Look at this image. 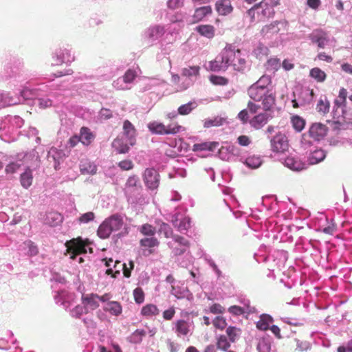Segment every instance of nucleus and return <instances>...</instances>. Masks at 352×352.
Here are the masks:
<instances>
[{
	"label": "nucleus",
	"mask_w": 352,
	"mask_h": 352,
	"mask_svg": "<svg viewBox=\"0 0 352 352\" xmlns=\"http://www.w3.org/2000/svg\"><path fill=\"white\" fill-rule=\"evenodd\" d=\"M95 219V214L93 212H88L82 214L78 218V222L80 223H87Z\"/></svg>",
	"instance_id": "obj_52"
},
{
	"label": "nucleus",
	"mask_w": 352,
	"mask_h": 352,
	"mask_svg": "<svg viewBox=\"0 0 352 352\" xmlns=\"http://www.w3.org/2000/svg\"><path fill=\"white\" fill-rule=\"evenodd\" d=\"M326 157V153L322 149H316L311 152L309 157L311 164H316L322 162Z\"/></svg>",
	"instance_id": "obj_25"
},
{
	"label": "nucleus",
	"mask_w": 352,
	"mask_h": 352,
	"mask_svg": "<svg viewBox=\"0 0 352 352\" xmlns=\"http://www.w3.org/2000/svg\"><path fill=\"white\" fill-rule=\"evenodd\" d=\"M272 320L270 316H263L256 322V327L262 331H266L269 329V324Z\"/></svg>",
	"instance_id": "obj_41"
},
{
	"label": "nucleus",
	"mask_w": 352,
	"mask_h": 352,
	"mask_svg": "<svg viewBox=\"0 0 352 352\" xmlns=\"http://www.w3.org/2000/svg\"><path fill=\"white\" fill-rule=\"evenodd\" d=\"M330 108V103L327 100H323L322 99L319 100L316 109L318 112L322 113H327L329 112Z\"/></svg>",
	"instance_id": "obj_47"
},
{
	"label": "nucleus",
	"mask_w": 352,
	"mask_h": 352,
	"mask_svg": "<svg viewBox=\"0 0 352 352\" xmlns=\"http://www.w3.org/2000/svg\"><path fill=\"white\" fill-rule=\"evenodd\" d=\"M247 14L250 17L252 21H255L256 14L258 21H264L265 19L274 16V10L273 7L267 2L262 1L249 9Z\"/></svg>",
	"instance_id": "obj_3"
},
{
	"label": "nucleus",
	"mask_w": 352,
	"mask_h": 352,
	"mask_svg": "<svg viewBox=\"0 0 352 352\" xmlns=\"http://www.w3.org/2000/svg\"><path fill=\"white\" fill-rule=\"evenodd\" d=\"M316 58L319 60L325 61L327 63H331L333 61V57L330 55H327L325 52H320L317 56Z\"/></svg>",
	"instance_id": "obj_61"
},
{
	"label": "nucleus",
	"mask_w": 352,
	"mask_h": 352,
	"mask_svg": "<svg viewBox=\"0 0 352 352\" xmlns=\"http://www.w3.org/2000/svg\"><path fill=\"white\" fill-rule=\"evenodd\" d=\"M195 30L201 36L212 38L214 36L215 29L211 25H200L195 28Z\"/></svg>",
	"instance_id": "obj_20"
},
{
	"label": "nucleus",
	"mask_w": 352,
	"mask_h": 352,
	"mask_svg": "<svg viewBox=\"0 0 352 352\" xmlns=\"http://www.w3.org/2000/svg\"><path fill=\"white\" fill-rule=\"evenodd\" d=\"M327 132L328 127L325 124L316 122L310 126L309 135L314 140L320 141L327 135Z\"/></svg>",
	"instance_id": "obj_8"
},
{
	"label": "nucleus",
	"mask_w": 352,
	"mask_h": 352,
	"mask_svg": "<svg viewBox=\"0 0 352 352\" xmlns=\"http://www.w3.org/2000/svg\"><path fill=\"white\" fill-rule=\"evenodd\" d=\"M309 76L318 82H322L327 78V74L319 67L312 68L309 72Z\"/></svg>",
	"instance_id": "obj_31"
},
{
	"label": "nucleus",
	"mask_w": 352,
	"mask_h": 352,
	"mask_svg": "<svg viewBox=\"0 0 352 352\" xmlns=\"http://www.w3.org/2000/svg\"><path fill=\"white\" fill-rule=\"evenodd\" d=\"M237 117L243 124L247 123L250 120L248 109H243V110L241 111L239 113Z\"/></svg>",
	"instance_id": "obj_59"
},
{
	"label": "nucleus",
	"mask_w": 352,
	"mask_h": 352,
	"mask_svg": "<svg viewBox=\"0 0 352 352\" xmlns=\"http://www.w3.org/2000/svg\"><path fill=\"white\" fill-rule=\"evenodd\" d=\"M133 298L136 303L141 304L144 300V292L141 287L135 288L133 292Z\"/></svg>",
	"instance_id": "obj_49"
},
{
	"label": "nucleus",
	"mask_w": 352,
	"mask_h": 352,
	"mask_svg": "<svg viewBox=\"0 0 352 352\" xmlns=\"http://www.w3.org/2000/svg\"><path fill=\"white\" fill-rule=\"evenodd\" d=\"M278 21H274L269 25H266L263 27L261 30V33L263 35H267V34H276L279 31V28H278Z\"/></svg>",
	"instance_id": "obj_42"
},
{
	"label": "nucleus",
	"mask_w": 352,
	"mask_h": 352,
	"mask_svg": "<svg viewBox=\"0 0 352 352\" xmlns=\"http://www.w3.org/2000/svg\"><path fill=\"white\" fill-rule=\"evenodd\" d=\"M98 298H99L98 294H89L82 296V302L85 307L94 310L99 307Z\"/></svg>",
	"instance_id": "obj_15"
},
{
	"label": "nucleus",
	"mask_w": 352,
	"mask_h": 352,
	"mask_svg": "<svg viewBox=\"0 0 352 352\" xmlns=\"http://www.w3.org/2000/svg\"><path fill=\"white\" fill-rule=\"evenodd\" d=\"M118 166L123 170H129L133 168V164L130 160H125L118 163Z\"/></svg>",
	"instance_id": "obj_54"
},
{
	"label": "nucleus",
	"mask_w": 352,
	"mask_h": 352,
	"mask_svg": "<svg viewBox=\"0 0 352 352\" xmlns=\"http://www.w3.org/2000/svg\"><path fill=\"white\" fill-rule=\"evenodd\" d=\"M148 128L153 133L157 135H168L166 125L163 123L154 121L148 124Z\"/></svg>",
	"instance_id": "obj_23"
},
{
	"label": "nucleus",
	"mask_w": 352,
	"mask_h": 352,
	"mask_svg": "<svg viewBox=\"0 0 352 352\" xmlns=\"http://www.w3.org/2000/svg\"><path fill=\"white\" fill-rule=\"evenodd\" d=\"M112 232L108 222L104 220L99 226L97 233L100 238L104 239L109 238Z\"/></svg>",
	"instance_id": "obj_29"
},
{
	"label": "nucleus",
	"mask_w": 352,
	"mask_h": 352,
	"mask_svg": "<svg viewBox=\"0 0 352 352\" xmlns=\"http://www.w3.org/2000/svg\"><path fill=\"white\" fill-rule=\"evenodd\" d=\"M291 122L294 129L298 132H300L305 126V120L299 116H292Z\"/></svg>",
	"instance_id": "obj_36"
},
{
	"label": "nucleus",
	"mask_w": 352,
	"mask_h": 352,
	"mask_svg": "<svg viewBox=\"0 0 352 352\" xmlns=\"http://www.w3.org/2000/svg\"><path fill=\"white\" fill-rule=\"evenodd\" d=\"M160 244V241L157 238L154 236L145 237L140 241V245L141 247L152 248L157 247Z\"/></svg>",
	"instance_id": "obj_34"
},
{
	"label": "nucleus",
	"mask_w": 352,
	"mask_h": 352,
	"mask_svg": "<svg viewBox=\"0 0 352 352\" xmlns=\"http://www.w3.org/2000/svg\"><path fill=\"white\" fill-rule=\"evenodd\" d=\"M79 169L83 175H94L97 173L98 167L94 162L89 159H82L80 162Z\"/></svg>",
	"instance_id": "obj_12"
},
{
	"label": "nucleus",
	"mask_w": 352,
	"mask_h": 352,
	"mask_svg": "<svg viewBox=\"0 0 352 352\" xmlns=\"http://www.w3.org/2000/svg\"><path fill=\"white\" fill-rule=\"evenodd\" d=\"M74 60V58L72 56L70 52L64 49L61 54L57 56V58L55 60V65H60L63 63H70Z\"/></svg>",
	"instance_id": "obj_32"
},
{
	"label": "nucleus",
	"mask_w": 352,
	"mask_h": 352,
	"mask_svg": "<svg viewBox=\"0 0 352 352\" xmlns=\"http://www.w3.org/2000/svg\"><path fill=\"white\" fill-rule=\"evenodd\" d=\"M226 51L229 55L228 67L231 66L234 71L243 73L247 67L246 56L232 45H226Z\"/></svg>",
	"instance_id": "obj_2"
},
{
	"label": "nucleus",
	"mask_w": 352,
	"mask_h": 352,
	"mask_svg": "<svg viewBox=\"0 0 352 352\" xmlns=\"http://www.w3.org/2000/svg\"><path fill=\"white\" fill-rule=\"evenodd\" d=\"M309 38L313 43L317 44L319 48H324L329 41L327 32L321 29L314 30L309 35Z\"/></svg>",
	"instance_id": "obj_10"
},
{
	"label": "nucleus",
	"mask_w": 352,
	"mask_h": 352,
	"mask_svg": "<svg viewBox=\"0 0 352 352\" xmlns=\"http://www.w3.org/2000/svg\"><path fill=\"white\" fill-rule=\"evenodd\" d=\"M245 164L251 168H256L262 164V160L259 157L251 156L245 160Z\"/></svg>",
	"instance_id": "obj_44"
},
{
	"label": "nucleus",
	"mask_w": 352,
	"mask_h": 352,
	"mask_svg": "<svg viewBox=\"0 0 352 352\" xmlns=\"http://www.w3.org/2000/svg\"><path fill=\"white\" fill-rule=\"evenodd\" d=\"M197 107V103L195 101H190L186 104L179 106L177 109V113L181 116H187Z\"/></svg>",
	"instance_id": "obj_24"
},
{
	"label": "nucleus",
	"mask_w": 352,
	"mask_h": 352,
	"mask_svg": "<svg viewBox=\"0 0 352 352\" xmlns=\"http://www.w3.org/2000/svg\"><path fill=\"white\" fill-rule=\"evenodd\" d=\"M159 234H163L164 237L168 239L173 237V230L170 226L166 223L162 222L158 229Z\"/></svg>",
	"instance_id": "obj_43"
},
{
	"label": "nucleus",
	"mask_w": 352,
	"mask_h": 352,
	"mask_svg": "<svg viewBox=\"0 0 352 352\" xmlns=\"http://www.w3.org/2000/svg\"><path fill=\"white\" fill-rule=\"evenodd\" d=\"M160 314L158 307L154 304H147L142 307L141 309V315L146 317L156 316Z\"/></svg>",
	"instance_id": "obj_22"
},
{
	"label": "nucleus",
	"mask_w": 352,
	"mask_h": 352,
	"mask_svg": "<svg viewBox=\"0 0 352 352\" xmlns=\"http://www.w3.org/2000/svg\"><path fill=\"white\" fill-rule=\"evenodd\" d=\"M212 324L216 329L223 330L227 326V322L224 317L217 316L212 320Z\"/></svg>",
	"instance_id": "obj_46"
},
{
	"label": "nucleus",
	"mask_w": 352,
	"mask_h": 352,
	"mask_svg": "<svg viewBox=\"0 0 352 352\" xmlns=\"http://www.w3.org/2000/svg\"><path fill=\"white\" fill-rule=\"evenodd\" d=\"M272 150L274 153H284L289 148L287 137L282 133H278L271 140Z\"/></svg>",
	"instance_id": "obj_7"
},
{
	"label": "nucleus",
	"mask_w": 352,
	"mask_h": 352,
	"mask_svg": "<svg viewBox=\"0 0 352 352\" xmlns=\"http://www.w3.org/2000/svg\"><path fill=\"white\" fill-rule=\"evenodd\" d=\"M112 146L119 153H126L129 151V146L120 139L116 138L112 142Z\"/></svg>",
	"instance_id": "obj_37"
},
{
	"label": "nucleus",
	"mask_w": 352,
	"mask_h": 352,
	"mask_svg": "<svg viewBox=\"0 0 352 352\" xmlns=\"http://www.w3.org/2000/svg\"><path fill=\"white\" fill-rule=\"evenodd\" d=\"M347 91L345 88H341L339 91L338 98L335 100L334 104L336 107V109H339L341 107H346Z\"/></svg>",
	"instance_id": "obj_27"
},
{
	"label": "nucleus",
	"mask_w": 352,
	"mask_h": 352,
	"mask_svg": "<svg viewBox=\"0 0 352 352\" xmlns=\"http://www.w3.org/2000/svg\"><path fill=\"white\" fill-rule=\"evenodd\" d=\"M237 142L241 146H247L250 144L251 140L248 136L243 135L238 137Z\"/></svg>",
	"instance_id": "obj_60"
},
{
	"label": "nucleus",
	"mask_w": 352,
	"mask_h": 352,
	"mask_svg": "<svg viewBox=\"0 0 352 352\" xmlns=\"http://www.w3.org/2000/svg\"><path fill=\"white\" fill-rule=\"evenodd\" d=\"M224 311L225 308L219 303H214L209 307V312L213 314H221Z\"/></svg>",
	"instance_id": "obj_53"
},
{
	"label": "nucleus",
	"mask_w": 352,
	"mask_h": 352,
	"mask_svg": "<svg viewBox=\"0 0 352 352\" xmlns=\"http://www.w3.org/2000/svg\"><path fill=\"white\" fill-rule=\"evenodd\" d=\"M228 56L226 46L214 60L208 63V69L212 72L226 71L228 68Z\"/></svg>",
	"instance_id": "obj_5"
},
{
	"label": "nucleus",
	"mask_w": 352,
	"mask_h": 352,
	"mask_svg": "<svg viewBox=\"0 0 352 352\" xmlns=\"http://www.w3.org/2000/svg\"><path fill=\"white\" fill-rule=\"evenodd\" d=\"M123 133L131 146L135 144L136 129L133 124L128 120L124 121Z\"/></svg>",
	"instance_id": "obj_13"
},
{
	"label": "nucleus",
	"mask_w": 352,
	"mask_h": 352,
	"mask_svg": "<svg viewBox=\"0 0 352 352\" xmlns=\"http://www.w3.org/2000/svg\"><path fill=\"white\" fill-rule=\"evenodd\" d=\"M226 335L231 342H235L241 334V330L234 326H229L226 329Z\"/></svg>",
	"instance_id": "obj_26"
},
{
	"label": "nucleus",
	"mask_w": 352,
	"mask_h": 352,
	"mask_svg": "<svg viewBox=\"0 0 352 352\" xmlns=\"http://www.w3.org/2000/svg\"><path fill=\"white\" fill-rule=\"evenodd\" d=\"M224 120L221 118L216 117L212 119H207L204 121V126L210 128L212 126H219L223 124Z\"/></svg>",
	"instance_id": "obj_45"
},
{
	"label": "nucleus",
	"mask_w": 352,
	"mask_h": 352,
	"mask_svg": "<svg viewBox=\"0 0 352 352\" xmlns=\"http://www.w3.org/2000/svg\"><path fill=\"white\" fill-rule=\"evenodd\" d=\"M166 129L168 132V135H175L185 129L184 127L174 120L170 121L167 125H166Z\"/></svg>",
	"instance_id": "obj_33"
},
{
	"label": "nucleus",
	"mask_w": 352,
	"mask_h": 352,
	"mask_svg": "<svg viewBox=\"0 0 352 352\" xmlns=\"http://www.w3.org/2000/svg\"><path fill=\"white\" fill-rule=\"evenodd\" d=\"M139 231L144 236H154L156 229L151 224L144 223L139 228Z\"/></svg>",
	"instance_id": "obj_40"
},
{
	"label": "nucleus",
	"mask_w": 352,
	"mask_h": 352,
	"mask_svg": "<svg viewBox=\"0 0 352 352\" xmlns=\"http://www.w3.org/2000/svg\"><path fill=\"white\" fill-rule=\"evenodd\" d=\"M19 167L20 164L16 162H11L6 166L5 171L7 174H13L16 172Z\"/></svg>",
	"instance_id": "obj_55"
},
{
	"label": "nucleus",
	"mask_w": 352,
	"mask_h": 352,
	"mask_svg": "<svg viewBox=\"0 0 352 352\" xmlns=\"http://www.w3.org/2000/svg\"><path fill=\"white\" fill-rule=\"evenodd\" d=\"M168 7L170 9H177L183 6V0H168Z\"/></svg>",
	"instance_id": "obj_58"
},
{
	"label": "nucleus",
	"mask_w": 352,
	"mask_h": 352,
	"mask_svg": "<svg viewBox=\"0 0 352 352\" xmlns=\"http://www.w3.org/2000/svg\"><path fill=\"white\" fill-rule=\"evenodd\" d=\"M104 310L112 315L118 316L122 313V307L119 302L111 301L105 305Z\"/></svg>",
	"instance_id": "obj_30"
},
{
	"label": "nucleus",
	"mask_w": 352,
	"mask_h": 352,
	"mask_svg": "<svg viewBox=\"0 0 352 352\" xmlns=\"http://www.w3.org/2000/svg\"><path fill=\"white\" fill-rule=\"evenodd\" d=\"M65 245L67 248L68 253L71 255L70 258L72 259H75L77 255L87 252L86 244L80 237L72 239L67 241Z\"/></svg>",
	"instance_id": "obj_6"
},
{
	"label": "nucleus",
	"mask_w": 352,
	"mask_h": 352,
	"mask_svg": "<svg viewBox=\"0 0 352 352\" xmlns=\"http://www.w3.org/2000/svg\"><path fill=\"white\" fill-rule=\"evenodd\" d=\"M228 311L235 316H241L245 313L244 309L242 307L237 305H233L230 307L228 308Z\"/></svg>",
	"instance_id": "obj_56"
},
{
	"label": "nucleus",
	"mask_w": 352,
	"mask_h": 352,
	"mask_svg": "<svg viewBox=\"0 0 352 352\" xmlns=\"http://www.w3.org/2000/svg\"><path fill=\"white\" fill-rule=\"evenodd\" d=\"M333 123L336 129H344L346 126L352 124V109L346 105L333 111Z\"/></svg>",
	"instance_id": "obj_4"
},
{
	"label": "nucleus",
	"mask_w": 352,
	"mask_h": 352,
	"mask_svg": "<svg viewBox=\"0 0 352 352\" xmlns=\"http://www.w3.org/2000/svg\"><path fill=\"white\" fill-rule=\"evenodd\" d=\"M217 12L221 15H227L230 14L233 10L230 0H219L216 3Z\"/></svg>",
	"instance_id": "obj_17"
},
{
	"label": "nucleus",
	"mask_w": 352,
	"mask_h": 352,
	"mask_svg": "<svg viewBox=\"0 0 352 352\" xmlns=\"http://www.w3.org/2000/svg\"><path fill=\"white\" fill-rule=\"evenodd\" d=\"M271 82L268 76H262L255 83L252 85L248 90V96L254 101L262 100L263 109L269 111L275 103L276 96L267 89Z\"/></svg>",
	"instance_id": "obj_1"
},
{
	"label": "nucleus",
	"mask_w": 352,
	"mask_h": 352,
	"mask_svg": "<svg viewBox=\"0 0 352 352\" xmlns=\"http://www.w3.org/2000/svg\"><path fill=\"white\" fill-rule=\"evenodd\" d=\"M270 118V116L268 113H261L252 118L249 120V123L254 129H260L267 123Z\"/></svg>",
	"instance_id": "obj_14"
},
{
	"label": "nucleus",
	"mask_w": 352,
	"mask_h": 352,
	"mask_svg": "<svg viewBox=\"0 0 352 352\" xmlns=\"http://www.w3.org/2000/svg\"><path fill=\"white\" fill-rule=\"evenodd\" d=\"M212 12V8L210 6L198 8L195 10L192 15V23H198L201 21L206 16Z\"/></svg>",
	"instance_id": "obj_19"
},
{
	"label": "nucleus",
	"mask_w": 352,
	"mask_h": 352,
	"mask_svg": "<svg viewBox=\"0 0 352 352\" xmlns=\"http://www.w3.org/2000/svg\"><path fill=\"white\" fill-rule=\"evenodd\" d=\"M230 340L228 339L227 336L225 335H220L217 339V347L218 349L222 351H227L230 346Z\"/></svg>",
	"instance_id": "obj_38"
},
{
	"label": "nucleus",
	"mask_w": 352,
	"mask_h": 352,
	"mask_svg": "<svg viewBox=\"0 0 352 352\" xmlns=\"http://www.w3.org/2000/svg\"><path fill=\"white\" fill-rule=\"evenodd\" d=\"M33 182L32 171L30 168H28L24 173L20 175V182L23 188L28 189L30 188Z\"/></svg>",
	"instance_id": "obj_21"
},
{
	"label": "nucleus",
	"mask_w": 352,
	"mask_h": 352,
	"mask_svg": "<svg viewBox=\"0 0 352 352\" xmlns=\"http://www.w3.org/2000/svg\"><path fill=\"white\" fill-rule=\"evenodd\" d=\"M175 314V308L173 307H171L169 309L164 311L163 318L166 320H170L174 317Z\"/></svg>",
	"instance_id": "obj_57"
},
{
	"label": "nucleus",
	"mask_w": 352,
	"mask_h": 352,
	"mask_svg": "<svg viewBox=\"0 0 352 352\" xmlns=\"http://www.w3.org/2000/svg\"><path fill=\"white\" fill-rule=\"evenodd\" d=\"M137 77V72L132 69H129L123 76V81L125 83H131Z\"/></svg>",
	"instance_id": "obj_50"
},
{
	"label": "nucleus",
	"mask_w": 352,
	"mask_h": 352,
	"mask_svg": "<svg viewBox=\"0 0 352 352\" xmlns=\"http://www.w3.org/2000/svg\"><path fill=\"white\" fill-rule=\"evenodd\" d=\"M79 137L80 138V142L85 146L90 145L95 138V135L90 129L86 126L81 127Z\"/></svg>",
	"instance_id": "obj_16"
},
{
	"label": "nucleus",
	"mask_w": 352,
	"mask_h": 352,
	"mask_svg": "<svg viewBox=\"0 0 352 352\" xmlns=\"http://www.w3.org/2000/svg\"><path fill=\"white\" fill-rule=\"evenodd\" d=\"M285 164L287 167L294 170H300L304 168V164L294 157H287L285 160Z\"/></svg>",
	"instance_id": "obj_39"
},
{
	"label": "nucleus",
	"mask_w": 352,
	"mask_h": 352,
	"mask_svg": "<svg viewBox=\"0 0 352 352\" xmlns=\"http://www.w3.org/2000/svg\"><path fill=\"white\" fill-rule=\"evenodd\" d=\"M192 322L179 319L174 322L175 332L178 337L187 336L191 331Z\"/></svg>",
	"instance_id": "obj_11"
},
{
	"label": "nucleus",
	"mask_w": 352,
	"mask_h": 352,
	"mask_svg": "<svg viewBox=\"0 0 352 352\" xmlns=\"http://www.w3.org/2000/svg\"><path fill=\"white\" fill-rule=\"evenodd\" d=\"M307 6L313 10H318L321 5L320 0H307Z\"/></svg>",
	"instance_id": "obj_63"
},
{
	"label": "nucleus",
	"mask_w": 352,
	"mask_h": 352,
	"mask_svg": "<svg viewBox=\"0 0 352 352\" xmlns=\"http://www.w3.org/2000/svg\"><path fill=\"white\" fill-rule=\"evenodd\" d=\"M218 146V143L215 142H202L195 144L193 145V151H214L217 146Z\"/></svg>",
	"instance_id": "obj_28"
},
{
	"label": "nucleus",
	"mask_w": 352,
	"mask_h": 352,
	"mask_svg": "<svg viewBox=\"0 0 352 352\" xmlns=\"http://www.w3.org/2000/svg\"><path fill=\"white\" fill-rule=\"evenodd\" d=\"M200 67L199 66H190L182 69V75L188 78L199 76Z\"/></svg>",
	"instance_id": "obj_35"
},
{
	"label": "nucleus",
	"mask_w": 352,
	"mask_h": 352,
	"mask_svg": "<svg viewBox=\"0 0 352 352\" xmlns=\"http://www.w3.org/2000/svg\"><path fill=\"white\" fill-rule=\"evenodd\" d=\"M210 81L215 85H226L228 83V78L216 75L210 76Z\"/></svg>",
	"instance_id": "obj_51"
},
{
	"label": "nucleus",
	"mask_w": 352,
	"mask_h": 352,
	"mask_svg": "<svg viewBox=\"0 0 352 352\" xmlns=\"http://www.w3.org/2000/svg\"><path fill=\"white\" fill-rule=\"evenodd\" d=\"M173 238L174 241L179 243V245L184 246V247H188L189 243L187 239H186L184 237L179 236V235H175L173 236Z\"/></svg>",
	"instance_id": "obj_62"
},
{
	"label": "nucleus",
	"mask_w": 352,
	"mask_h": 352,
	"mask_svg": "<svg viewBox=\"0 0 352 352\" xmlns=\"http://www.w3.org/2000/svg\"><path fill=\"white\" fill-rule=\"evenodd\" d=\"M280 66V60L278 58H271L267 60L266 67L267 69L278 70Z\"/></svg>",
	"instance_id": "obj_48"
},
{
	"label": "nucleus",
	"mask_w": 352,
	"mask_h": 352,
	"mask_svg": "<svg viewBox=\"0 0 352 352\" xmlns=\"http://www.w3.org/2000/svg\"><path fill=\"white\" fill-rule=\"evenodd\" d=\"M111 228V230H120L124 225L123 219L121 215L115 214L105 219Z\"/></svg>",
	"instance_id": "obj_18"
},
{
	"label": "nucleus",
	"mask_w": 352,
	"mask_h": 352,
	"mask_svg": "<svg viewBox=\"0 0 352 352\" xmlns=\"http://www.w3.org/2000/svg\"><path fill=\"white\" fill-rule=\"evenodd\" d=\"M260 108L261 106L259 104H256L251 101L248 103V109L251 113H256Z\"/></svg>",
	"instance_id": "obj_64"
},
{
	"label": "nucleus",
	"mask_w": 352,
	"mask_h": 352,
	"mask_svg": "<svg viewBox=\"0 0 352 352\" xmlns=\"http://www.w3.org/2000/svg\"><path fill=\"white\" fill-rule=\"evenodd\" d=\"M144 180L150 189H156L160 184V175L154 168H146L144 173Z\"/></svg>",
	"instance_id": "obj_9"
}]
</instances>
